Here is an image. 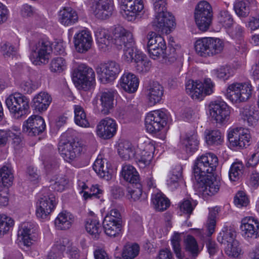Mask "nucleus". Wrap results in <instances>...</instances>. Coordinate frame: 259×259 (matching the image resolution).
<instances>
[{
  "label": "nucleus",
  "mask_w": 259,
  "mask_h": 259,
  "mask_svg": "<svg viewBox=\"0 0 259 259\" xmlns=\"http://www.w3.org/2000/svg\"><path fill=\"white\" fill-rule=\"evenodd\" d=\"M113 34L114 45L118 48L124 46L122 56L123 61L127 63L135 62L138 58L137 55L142 54L143 53L134 46V39L131 31L122 26L116 25L113 31Z\"/></svg>",
  "instance_id": "f257e3e1"
},
{
  "label": "nucleus",
  "mask_w": 259,
  "mask_h": 259,
  "mask_svg": "<svg viewBox=\"0 0 259 259\" xmlns=\"http://www.w3.org/2000/svg\"><path fill=\"white\" fill-rule=\"evenodd\" d=\"M73 133L72 130H68L64 133L61 137L58 148L62 157L69 163L74 161L86 150L85 147L78 142H70L69 139H68L73 138Z\"/></svg>",
  "instance_id": "f03ea898"
},
{
  "label": "nucleus",
  "mask_w": 259,
  "mask_h": 259,
  "mask_svg": "<svg viewBox=\"0 0 259 259\" xmlns=\"http://www.w3.org/2000/svg\"><path fill=\"white\" fill-rule=\"evenodd\" d=\"M224 47L222 40L216 37H203L198 39L194 44L196 54L207 58L220 54Z\"/></svg>",
  "instance_id": "7ed1b4c3"
},
{
  "label": "nucleus",
  "mask_w": 259,
  "mask_h": 259,
  "mask_svg": "<svg viewBox=\"0 0 259 259\" xmlns=\"http://www.w3.org/2000/svg\"><path fill=\"white\" fill-rule=\"evenodd\" d=\"M52 52L51 42L46 39H41L30 44L29 59L35 65H44L49 62Z\"/></svg>",
  "instance_id": "20e7f679"
},
{
  "label": "nucleus",
  "mask_w": 259,
  "mask_h": 259,
  "mask_svg": "<svg viewBox=\"0 0 259 259\" xmlns=\"http://www.w3.org/2000/svg\"><path fill=\"white\" fill-rule=\"evenodd\" d=\"M218 164L217 156L212 153H206L197 157L193 168L194 175L196 180L207 174H212Z\"/></svg>",
  "instance_id": "39448f33"
},
{
  "label": "nucleus",
  "mask_w": 259,
  "mask_h": 259,
  "mask_svg": "<svg viewBox=\"0 0 259 259\" xmlns=\"http://www.w3.org/2000/svg\"><path fill=\"white\" fill-rule=\"evenodd\" d=\"M5 102L10 114L15 119H20L29 112V99L20 93L10 95Z\"/></svg>",
  "instance_id": "423d86ee"
},
{
  "label": "nucleus",
  "mask_w": 259,
  "mask_h": 259,
  "mask_svg": "<svg viewBox=\"0 0 259 259\" xmlns=\"http://www.w3.org/2000/svg\"><path fill=\"white\" fill-rule=\"evenodd\" d=\"M252 87L248 82H234L228 85L225 96L234 104L246 102L251 96Z\"/></svg>",
  "instance_id": "0eeeda50"
},
{
  "label": "nucleus",
  "mask_w": 259,
  "mask_h": 259,
  "mask_svg": "<svg viewBox=\"0 0 259 259\" xmlns=\"http://www.w3.org/2000/svg\"><path fill=\"white\" fill-rule=\"evenodd\" d=\"M155 149L154 141L147 138L139 140L136 147V162L140 168H144L152 165Z\"/></svg>",
  "instance_id": "6e6552de"
},
{
  "label": "nucleus",
  "mask_w": 259,
  "mask_h": 259,
  "mask_svg": "<svg viewBox=\"0 0 259 259\" xmlns=\"http://www.w3.org/2000/svg\"><path fill=\"white\" fill-rule=\"evenodd\" d=\"M58 203V199L50 192L40 194L35 205V214L38 219L45 221L50 219Z\"/></svg>",
  "instance_id": "1a4fd4ad"
},
{
  "label": "nucleus",
  "mask_w": 259,
  "mask_h": 259,
  "mask_svg": "<svg viewBox=\"0 0 259 259\" xmlns=\"http://www.w3.org/2000/svg\"><path fill=\"white\" fill-rule=\"evenodd\" d=\"M187 93L194 100L202 99L206 95L213 92L214 84L210 78H205L203 82L189 80L186 83Z\"/></svg>",
  "instance_id": "9d476101"
},
{
  "label": "nucleus",
  "mask_w": 259,
  "mask_h": 259,
  "mask_svg": "<svg viewBox=\"0 0 259 259\" xmlns=\"http://www.w3.org/2000/svg\"><path fill=\"white\" fill-rule=\"evenodd\" d=\"M169 118V113L164 109L156 110L149 112L145 119L147 130L151 133H157L162 131Z\"/></svg>",
  "instance_id": "9b49d317"
},
{
  "label": "nucleus",
  "mask_w": 259,
  "mask_h": 259,
  "mask_svg": "<svg viewBox=\"0 0 259 259\" xmlns=\"http://www.w3.org/2000/svg\"><path fill=\"white\" fill-rule=\"evenodd\" d=\"M147 47L150 57L154 60L164 58L166 54V45L163 37L154 31L147 35Z\"/></svg>",
  "instance_id": "f8f14e48"
},
{
  "label": "nucleus",
  "mask_w": 259,
  "mask_h": 259,
  "mask_svg": "<svg viewBox=\"0 0 259 259\" xmlns=\"http://www.w3.org/2000/svg\"><path fill=\"white\" fill-rule=\"evenodd\" d=\"M227 139L231 148L239 149L250 145L251 136L247 129L236 127L230 128L228 130Z\"/></svg>",
  "instance_id": "ddd939ff"
},
{
  "label": "nucleus",
  "mask_w": 259,
  "mask_h": 259,
  "mask_svg": "<svg viewBox=\"0 0 259 259\" xmlns=\"http://www.w3.org/2000/svg\"><path fill=\"white\" fill-rule=\"evenodd\" d=\"M74 81L79 89L89 90L95 81V73L92 68L80 64L74 72Z\"/></svg>",
  "instance_id": "4468645a"
},
{
  "label": "nucleus",
  "mask_w": 259,
  "mask_h": 259,
  "mask_svg": "<svg viewBox=\"0 0 259 259\" xmlns=\"http://www.w3.org/2000/svg\"><path fill=\"white\" fill-rule=\"evenodd\" d=\"M121 7L123 17L132 21L145 13V0H121Z\"/></svg>",
  "instance_id": "2eb2a0df"
},
{
  "label": "nucleus",
  "mask_w": 259,
  "mask_h": 259,
  "mask_svg": "<svg viewBox=\"0 0 259 259\" xmlns=\"http://www.w3.org/2000/svg\"><path fill=\"white\" fill-rule=\"evenodd\" d=\"M96 71L101 81L106 83L114 80L121 71V69L118 63L110 61L98 65Z\"/></svg>",
  "instance_id": "dca6fc26"
},
{
  "label": "nucleus",
  "mask_w": 259,
  "mask_h": 259,
  "mask_svg": "<svg viewBox=\"0 0 259 259\" xmlns=\"http://www.w3.org/2000/svg\"><path fill=\"white\" fill-rule=\"evenodd\" d=\"M152 24L157 30L166 34L171 33L176 26L175 17L169 12L154 14Z\"/></svg>",
  "instance_id": "f3484780"
},
{
  "label": "nucleus",
  "mask_w": 259,
  "mask_h": 259,
  "mask_svg": "<svg viewBox=\"0 0 259 259\" xmlns=\"http://www.w3.org/2000/svg\"><path fill=\"white\" fill-rule=\"evenodd\" d=\"M242 236L247 240L257 238L258 236L259 221L255 217H244L240 226Z\"/></svg>",
  "instance_id": "a211bd4d"
},
{
  "label": "nucleus",
  "mask_w": 259,
  "mask_h": 259,
  "mask_svg": "<svg viewBox=\"0 0 259 259\" xmlns=\"http://www.w3.org/2000/svg\"><path fill=\"white\" fill-rule=\"evenodd\" d=\"M209 111L211 119L219 123L227 121L230 114L226 103L219 101H213L209 104Z\"/></svg>",
  "instance_id": "6ab92c4d"
},
{
  "label": "nucleus",
  "mask_w": 259,
  "mask_h": 259,
  "mask_svg": "<svg viewBox=\"0 0 259 259\" xmlns=\"http://www.w3.org/2000/svg\"><path fill=\"white\" fill-rule=\"evenodd\" d=\"M18 239L24 246L32 245L37 240L36 226L32 223H23L18 232Z\"/></svg>",
  "instance_id": "aec40b11"
},
{
  "label": "nucleus",
  "mask_w": 259,
  "mask_h": 259,
  "mask_svg": "<svg viewBox=\"0 0 259 259\" xmlns=\"http://www.w3.org/2000/svg\"><path fill=\"white\" fill-rule=\"evenodd\" d=\"M75 49L78 53H85L90 50L93 44L91 32L83 29L75 34L73 37Z\"/></svg>",
  "instance_id": "412c9836"
},
{
  "label": "nucleus",
  "mask_w": 259,
  "mask_h": 259,
  "mask_svg": "<svg viewBox=\"0 0 259 259\" xmlns=\"http://www.w3.org/2000/svg\"><path fill=\"white\" fill-rule=\"evenodd\" d=\"M45 128V120L39 115H31L24 122L23 124V132L29 136L39 135L42 133Z\"/></svg>",
  "instance_id": "4be33fe9"
},
{
  "label": "nucleus",
  "mask_w": 259,
  "mask_h": 259,
  "mask_svg": "<svg viewBox=\"0 0 259 259\" xmlns=\"http://www.w3.org/2000/svg\"><path fill=\"white\" fill-rule=\"evenodd\" d=\"M117 124L115 120L109 117L101 119L97 124L96 134L99 137L104 139H109L116 134Z\"/></svg>",
  "instance_id": "5701e85b"
},
{
  "label": "nucleus",
  "mask_w": 259,
  "mask_h": 259,
  "mask_svg": "<svg viewBox=\"0 0 259 259\" xmlns=\"http://www.w3.org/2000/svg\"><path fill=\"white\" fill-rule=\"evenodd\" d=\"M92 11L98 19H106L112 14L114 9L113 0H96L93 3Z\"/></svg>",
  "instance_id": "b1692460"
},
{
  "label": "nucleus",
  "mask_w": 259,
  "mask_h": 259,
  "mask_svg": "<svg viewBox=\"0 0 259 259\" xmlns=\"http://www.w3.org/2000/svg\"><path fill=\"white\" fill-rule=\"evenodd\" d=\"M201 183V191L204 195L212 196L218 192L221 186V181L219 178L212 175H207L201 177L197 180Z\"/></svg>",
  "instance_id": "393cba45"
},
{
  "label": "nucleus",
  "mask_w": 259,
  "mask_h": 259,
  "mask_svg": "<svg viewBox=\"0 0 259 259\" xmlns=\"http://www.w3.org/2000/svg\"><path fill=\"white\" fill-rule=\"evenodd\" d=\"M93 167L98 176L106 181L111 180L113 176L114 170L111 164L101 156L97 157Z\"/></svg>",
  "instance_id": "a878e982"
},
{
  "label": "nucleus",
  "mask_w": 259,
  "mask_h": 259,
  "mask_svg": "<svg viewBox=\"0 0 259 259\" xmlns=\"http://www.w3.org/2000/svg\"><path fill=\"white\" fill-rule=\"evenodd\" d=\"M114 99L113 92H104L100 96V103L99 104L98 100L95 99L93 101V104L98 111L104 115H107L114 106Z\"/></svg>",
  "instance_id": "bb28decb"
},
{
  "label": "nucleus",
  "mask_w": 259,
  "mask_h": 259,
  "mask_svg": "<svg viewBox=\"0 0 259 259\" xmlns=\"http://www.w3.org/2000/svg\"><path fill=\"white\" fill-rule=\"evenodd\" d=\"M182 148L189 154H192L198 148L199 140L196 132L193 131L186 133L181 141Z\"/></svg>",
  "instance_id": "cd10ccee"
},
{
  "label": "nucleus",
  "mask_w": 259,
  "mask_h": 259,
  "mask_svg": "<svg viewBox=\"0 0 259 259\" xmlns=\"http://www.w3.org/2000/svg\"><path fill=\"white\" fill-rule=\"evenodd\" d=\"M115 28V27H114ZM112 30V38L110 39V36L108 34V31L107 29L103 28H98L95 31V35L96 39L99 49L102 52H106L108 51L112 46V44H114V40L113 39V31Z\"/></svg>",
  "instance_id": "c85d7f7f"
},
{
  "label": "nucleus",
  "mask_w": 259,
  "mask_h": 259,
  "mask_svg": "<svg viewBox=\"0 0 259 259\" xmlns=\"http://www.w3.org/2000/svg\"><path fill=\"white\" fill-rule=\"evenodd\" d=\"M119 83L121 88L126 92L134 93L138 88L139 80L134 74L125 72L121 76Z\"/></svg>",
  "instance_id": "c756f323"
},
{
  "label": "nucleus",
  "mask_w": 259,
  "mask_h": 259,
  "mask_svg": "<svg viewBox=\"0 0 259 259\" xmlns=\"http://www.w3.org/2000/svg\"><path fill=\"white\" fill-rule=\"evenodd\" d=\"M58 18L60 23L65 26L72 25L78 20L76 12L71 7H64L60 10Z\"/></svg>",
  "instance_id": "7c9ffc66"
},
{
  "label": "nucleus",
  "mask_w": 259,
  "mask_h": 259,
  "mask_svg": "<svg viewBox=\"0 0 259 259\" xmlns=\"http://www.w3.org/2000/svg\"><path fill=\"white\" fill-rule=\"evenodd\" d=\"M52 101L50 94L46 92L36 94L32 99V107L38 112H43L47 110Z\"/></svg>",
  "instance_id": "2f4dec72"
},
{
  "label": "nucleus",
  "mask_w": 259,
  "mask_h": 259,
  "mask_svg": "<svg viewBox=\"0 0 259 259\" xmlns=\"http://www.w3.org/2000/svg\"><path fill=\"white\" fill-rule=\"evenodd\" d=\"M117 152L123 160H130L133 158L136 160V147L129 141H121L118 144Z\"/></svg>",
  "instance_id": "473e14b6"
},
{
  "label": "nucleus",
  "mask_w": 259,
  "mask_h": 259,
  "mask_svg": "<svg viewBox=\"0 0 259 259\" xmlns=\"http://www.w3.org/2000/svg\"><path fill=\"white\" fill-rule=\"evenodd\" d=\"M163 94V87L158 82H153L147 90L148 105L153 106L159 103Z\"/></svg>",
  "instance_id": "72a5a7b5"
},
{
  "label": "nucleus",
  "mask_w": 259,
  "mask_h": 259,
  "mask_svg": "<svg viewBox=\"0 0 259 259\" xmlns=\"http://www.w3.org/2000/svg\"><path fill=\"white\" fill-rule=\"evenodd\" d=\"M74 221V217L70 212L64 210L60 212L55 220L56 228L60 230L69 229Z\"/></svg>",
  "instance_id": "f704fd0d"
},
{
  "label": "nucleus",
  "mask_w": 259,
  "mask_h": 259,
  "mask_svg": "<svg viewBox=\"0 0 259 259\" xmlns=\"http://www.w3.org/2000/svg\"><path fill=\"white\" fill-rule=\"evenodd\" d=\"M256 5L255 0H238L234 4V9L237 15L240 17H246L250 9Z\"/></svg>",
  "instance_id": "c9c22d12"
},
{
  "label": "nucleus",
  "mask_w": 259,
  "mask_h": 259,
  "mask_svg": "<svg viewBox=\"0 0 259 259\" xmlns=\"http://www.w3.org/2000/svg\"><path fill=\"white\" fill-rule=\"evenodd\" d=\"M184 245L185 251L192 257H197L202 249L196 239L190 235H187L184 240Z\"/></svg>",
  "instance_id": "e433bc0d"
},
{
  "label": "nucleus",
  "mask_w": 259,
  "mask_h": 259,
  "mask_svg": "<svg viewBox=\"0 0 259 259\" xmlns=\"http://www.w3.org/2000/svg\"><path fill=\"white\" fill-rule=\"evenodd\" d=\"M120 175L124 181L131 183L137 184L139 180V175L136 169L130 164L122 165Z\"/></svg>",
  "instance_id": "4c0bfd02"
},
{
  "label": "nucleus",
  "mask_w": 259,
  "mask_h": 259,
  "mask_svg": "<svg viewBox=\"0 0 259 259\" xmlns=\"http://www.w3.org/2000/svg\"><path fill=\"white\" fill-rule=\"evenodd\" d=\"M103 228L105 234L110 237L118 236L121 229V222L113 221L111 219H104Z\"/></svg>",
  "instance_id": "58836bf2"
},
{
  "label": "nucleus",
  "mask_w": 259,
  "mask_h": 259,
  "mask_svg": "<svg viewBox=\"0 0 259 259\" xmlns=\"http://www.w3.org/2000/svg\"><path fill=\"white\" fill-rule=\"evenodd\" d=\"M240 116L247 126H255L257 124L259 118L258 113L250 108H243L240 111Z\"/></svg>",
  "instance_id": "ea45409f"
},
{
  "label": "nucleus",
  "mask_w": 259,
  "mask_h": 259,
  "mask_svg": "<svg viewBox=\"0 0 259 259\" xmlns=\"http://www.w3.org/2000/svg\"><path fill=\"white\" fill-rule=\"evenodd\" d=\"M206 143L209 145L218 146L224 142L223 134L218 130H206L204 132Z\"/></svg>",
  "instance_id": "a19ab883"
},
{
  "label": "nucleus",
  "mask_w": 259,
  "mask_h": 259,
  "mask_svg": "<svg viewBox=\"0 0 259 259\" xmlns=\"http://www.w3.org/2000/svg\"><path fill=\"white\" fill-rule=\"evenodd\" d=\"M210 73L211 75L214 78L220 80H226L233 75L234 71L230 66L224 65L219 66L211 70Z\"/></svg>",
  "instance_id": "79ce46f5"
},
{
  "label": "nucleus",
  "mask_w": 259,
  "mask_h": 259,
  "mask_svg": "<svg viewBox=\"0 0 259 259\" xmlns=\"http://www.w3.org/2000/svg\"><path fill=\"white\" fill-rule=\"evenodd\" d=\"M74 122L78 126L82 127H89L90 123L87 119L84 109L80 105L73 106Z\"/></svg>",
  "instance_id": "37998d69"
},
{
  "label": "nucleus",
  "mask_w": 259,
  "mask_h": 259,
  "mask_svg": "<svg viewBox=\"0 0 259 259\" xmlns=\"http://www.w3.org/2000/svg\"><path fill=\"white\" fill-rule=\"evenodd\" d=\"M152 200L155 208L159 211L166 209L170 205L169 200L161 192L153 194Z\"/></svg>",
  "instance_id": "c03bdc74"
},
{
  "label": "nucleus",
  "mask_w": 259,
  "mask_h": 259,
  "mask_svg": "<svg viewBox=\"0 0 259 259\" xmlns=\"http://www.w3.org/2000/svg\"><path fill=\"white\" fill-rule=\"evenodd\" d=\"M85 229L93 238H98L101 232V227L98 219L95 217L88 218L85 224Z\"/></svg>",
  "instance_id": "a18cd8bd"
},
{
  "label": "nucleus",
  "mask_w": 259,
  "mask_h": 259,
  "mask_svg": "<svg viewBox=\"0 0 259 259\" xmlns=\"http://www.w3.org/2000/svg\"><path fill=\"white\" fill-rule=\"evenodd\" d=\"M182 167L178 166L173 169L168 175L167 184L171 189L177 188L179 183L182 181Z\"/></svg>",
  "instance_id": "49530a36"
},
{
  "label": "nucleus",
  "mask_w": 259,
  "mask_h": 259,
  "mask_svg": "<svg viewBox=\"0 0 259 259\" xmlns=\"http://www.w3.org/2000/svg\"><path fill=\"white\" fill-rule=\"evenodd\" d=\"M236 233L234 229L230 227H224L219 234L217 240L220 243L227 245L236 240Z\"/></svg>",
  "instance_id": "de8ad7c7"
},
{
  "label": "nucleus",
  "mask_w": 259,
  "mask_h": 259,
  "mask_svg": "<svg viewBox=\"0 0 259 259\" xmlns=\"http://www.w3.org/2000/svg\"><path fill=\"white\" fill-rule=\"evenodd\" d=\"M244 166L242 161L236 160L231 165L229 171V179L231 181L236 182L243 175Z\"/></svg>",
  "instance_id": "09e8293b"
},
{
  "label": "nucleus",
  "mask_w": 259,
  "mask_h": 259,
  "mask_svg": "<svg viewBox=\"0 0 259 259\" xmlns=\"http://www.w3.org/2000/svg\"><path fill=\"white\" fill-rule=\"evenodd\" d=\"M67 61L64 57H54L50 64V70L53 73H62L67 69Z\"/></svg>",
  "instance_id": "8fccbe9b"
},
{
  "label": "nucleus",
  "mask_w": 259,
  "mask_h": 259,
  "mask_svg": "<svg viewBox=\"0 0 259 259\" xmlns=\"http://www.w3.org/2000/svg\"><path fill=\"white\" fill-rule=\"evenodd\" d=\"M127 197L131 201H142L147 199V195L142 191V185L136 184V187L130 189L128 191Z\"/></svg>",
  "instance_id": "3c124183"
},
{
  "label": "nucleus",
  "mask_w": 259,
  "mask_h": 259,
  "mask_svg": "<svg viewBox=\"0 0 259 259\" xmlns=\"http://www.w3.org/2000/svg\"><path fill=\"white\" fill-rule=\"evenodd\" d=\"M225 252L227 255L233 258H240L243 254L240 244L237 240L227 244L225 248Z\"/></svg>",
  "instance_id": "603ef678"
},
{
  "label": "nucleus",
  "mask_w": 259,
  "mask_h": 259,
  "mask_svg": "<svg viewBox=\"0 0 259 259\" xmlns=\"http://www.w3.org/2000/svg\"><path fill=\"white\" fill-rule=\"evenodd\" d=\"M170 241L173 251L177 257L178 259H183L184 254L181 246V234L179 233H174L171 237Z\"/></svg>",
  "instance_id": "864d4df0"
},
{
  "label": "nucleus",
  "mask_w": 259,
  "mask_h": 259,
  "mask_svg": "<svg viewBox=\"0 0 259 259\" xmlns=\"http://www.w3.org/2000/svg\"><path fill=\"white\" fill-rule=\"evenodd\" d=\"M18 50V45L10 42H4L1 46V52L7 59H12L15 57L17 54Z\"/></svg>",
  "instance_id": "5fc2aeb1"
},
{
  "label": "nucleus",
  "mask_w": 259,
  "mask_h": 259,
  "mask_svg": "<svg viewBox=\"0 0 259 259\" xmlns=\"http://www.w3.org/2000/svg\"><path fill=\"white\" fill-rule=\"evenodd\" d=\"M135 63V67L139 72H145L148 71L151 66V62L146 58L145 55L142 53V55L138 54Z\"/></svg>",
  "instance_id": "6e6d98bb"
},
{
  "label": "nucleus",
  "mask_w": 259,
  "mask_h": 259,
  "mask_svg": "<svg viewBox=\"0 0 259 259\" xmlns=\"http://www.w3.org/2000/svg\"><path fill=\"white\" fill-rule=\"evenodd\" d=\"M13 175L11 169L4 166L0 169V184L7 188L12 184Z\"/></svg>",
  "instance_id": "4d7b16f0"
},
{
  "label": "nucleus",
  "mask_w": 259,
  "mask_h": 259,
  "mask_svg": "<svg viewBox=\"0 0 259 259\" xmlns=\"http://www.w3.org/2000/svg\"><path fill=\"white\" fill-rule=\"evenodd\" d=\"M14 225L13 220L4 214H0V237L6 234Z\"/></svg>",
  "instance_id": "13d9d810"
},
{
  "label": "nucleus",
  "mask_w": 259,
  "mask_h": 259,
  "mask_svg": "<svg viewBox=\"0 0 259 259\" xmlns=\"http://www.w3.org/2000/svg\"><path fill=\"white\" fill-rule=\"evenodd\" d=\"M212 16L195 15L196 24L198 29L203 32L207 31L211 23Z\"/></svg>",
  "instance_id": "bf43d9fd"
},
{
  "label": "nucleus",
  "mask_w": 259,
  "mask_h": 259,
  "mask_svg": "<svg viewBox=\"0 0 259 259\" xmlns=\"http://www.w3.org/2000/svg\"><path fill=\"white\" fill-rule=\"evenodd\" d=\"M218 212L214 208L211 209L209 211L208 219L205 225L206 228V235L208 237H210L215 231V218Z\"/></svg>",
  "instance_id": "052dcab7"
},
{
  "label": "nucleus",
  "mask_w": 259,
  "mask_h": 259,
  "mask_svg": "<svg viewBox=\"0 0 259 259\" xmlns=\"http://www.w3.org/2000/svg\"><path fill=\"white\" fill-rule=\"evenodd\" d=\"M50 188L57 192H62L64 190L67 181L63 176H56L50 181Z\"/></svg>",
  "instance_id": "680f3d73"
},
{
  "label": "nucleus",
  "mask_w": 259,
  "mask_h": 259,
  "mask_svg": "<svg viewBox=\"0 0 259 259\" xmlns=\"http://www.w3.org/2000/svg\"><path fill=\"white\" fill-rule=\"evenodd\" d=\"M8 138L12 139L16 145L20 144L21 142L19 131H16V133L9 131L6 133V132L0 130V145L5 142L6 139Z\"/></svg>",
  "instance_id": "e2e57ef3"
},
{
  "label": "nucleus",
  "mask_w": 259,
  "mask_h": 259,
  "mask_svg": "<svg viewBox=\"0 0 259 259\" xmlns=\"http://www.w3.org/2000/svg\"><path fill=\"white\" fill-rule=\"evenodd\" d=\"M226 31L232 39L240 40L243 36L244 28L238 24L234 23L232 26L227 28Z\"/></svg>",
  "instance_id": "0e129e2a"
},
{
  "label": "nucleus",
  "mask_w": 259,
  "mask_h": 259,
  "mask_svg": "<svg viewBox=\"0 0 259 259\" xmlns=\"http://www.w3.org/2000/svg\"><path fill=\"white\" fill-rule=\"evenodd\" d=\"M139 252V246L136 244H128L124 247L122 257L125 259H133Z\"/></svg>",
  "instance_id": "69168bd1"
},
{
  "label": "nucleus",
  "mask_w": 259,
  "mask_h": 259,
  "mask_svg": "<svg viewBox=\"0 0 259 259\" xmlns=\"http://www.w3.org/2000/svg\"><path fill=\"white\" fill-rule=\"evenodd\" d=\"M197 205L195 201L191 198L184 199L179 203V208L181 212L190 214Z\"/></svg>",
  "instance_id": "338daca9"
},
{
  "label": "nucleus",
  "mask_w": 259,
  "mask_h": 259,
  "mask_svg": "<svg viewBox=\"0 0 259 259\" xmlns=\"http://www.w3.org/2000/svg\"><path fill=\"white\" fill-rule=\"evenodd\" d=\"M195 15L212 16V9L206 1L199 2L195 8Z\"/></svg>",
  "instance_id": "774afa93"
}]
</instances>
